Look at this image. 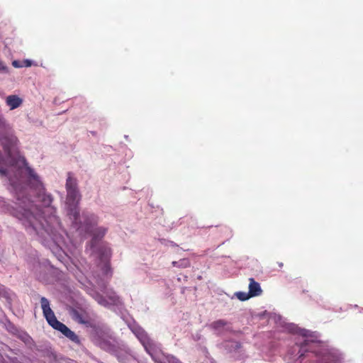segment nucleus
<instances>
[{"mask_svg":"<svg viewBox=\"0 0 363 363\" xmlns=\"http://www.w3.org/2000/svg\"><path fill=\"white\" fill-rule=\"evenodd\" d=\"M99 218L96 215L89 211H83L81 216L72 223L73 228L81 237L92 236L91 242V253L96 252L102 260L100 267L102 277H94L95 284L88 280L86 276L78 268L73 272L74 275L84 288L86 291L101 306L111 308L113 306L120 307L122 304L120 297L111 289L106 286V280L111 276V270L108 259L111 257V251L109 247L102 245L99 248L95 246L96 242L101 240L106 233L107 228L97 227Z\"/></svg>","mask_w":363,"mask_h":363,"instance_id":"obj_1","label":"nucleus"},{"mask_svg":"<svg viewBox=\"0 0 363 363\" xmlns=\"http://www.w3.org/2000/svg\"><path fill=\"white\" fill-rule=\"evenodd\" d=\"M289 330L294 333L300 335L303 340L296 343L294 350H298L296 356L298 359L303 357L304 354L307 352H311L316 354H318L317 347L320 346V342L317 340L318 336L315 333L311 332L306 329L298 328L294 324L289 325Z\"/></svg>","mask_w":363,"mask_h":363,"instance_id":"obj_2","label":"nucleus"},{"mask_svg":"<svg viewBox=\"0 0 363 363\" xmlns=\"http://www.w3.org/2000/svg\"><path fill=\"white\" fill-rule=\"evenodd\" d=\"M65 186L67 190V213L73 223L78 220L81 216L78 209L80 195L77 189V180L72 177L71 173H68Z\"/></svg>","mask_w":363,"mask_h":363,"instance_id":"obj_3","label":"nucleus"},{"mask_svg":"<svg viewBox=\"0 0 363 363\" xmlns=\"http://www.w3.org/2000/svg\"><path fill=\"white\" fill-rule=\"evenodd\" d=\"M129 328L144 347L145 351L155 361H157L156 355L161 352L160 345L152 340L140 325L134 323L129 325Z\"/></svg>","mask_w":363,"mask_h":363,"instance_id":"obj_4","label":"nucleus"},{"mask_svg":"<svg viewBox=\"0 0 363 363\" xmlns=\"http://www.w3.org/2000/svg\"><path fill=\"white\" fill-rule=\"evenodd\" d=\"M40 304L43 315L49 325L54 329L61 332L66 337L70 329L57 320L53 311L50 308L49 300L45 297H41Z\"/></svg>","mask_w":363,"mask_h":363,"instance_id":"obj_5","label":"nucleus"},{"mask_svg":"<svg viewBox=\"0 0 363 363\" xmlns=\"http://www.w3.org/2000/svg\"><path fill=\"white\" fill-rule=\"evenodd\" d=\"M94 342L96 345L106 351L111 352L115 350L116 340L109 329H106L105 331H97Z\"/></svg>","mask_w":363,"mask_h":363,"instance_id":"obj_6","label":"nucleus"},{"mask_svg":"<svg viewBox=\"0 0 363 363\" xmlns=\"http://www.w3.org/2000/svg\"><path fill=\"white\" fill-rule=\"evenodd\" d=\"M209 328L217 335H222L232 330L230 323L223 319L212 322Z\"/></svg>","mask_w":363,"mask_h":363,"instance_id":"obj_7","label":"nucleus"},{"mask_svg":"<svg viewBox=\"0 0 363 363\" xmlns=\"http://www.w3.org/2000/svg\"><path fill=\"white\" fill-rule=\"evenodd\" d=\"M27 262L30 266L31 269L34 271L36 276H38V278L40 279V275H38V272H41V270H44L45 266L39 261L36 252H34L32 254V257L27 259ZM43 263H46V262H43Z\"/></svg>","mask_w":363,"mask_h":363,"instance_id":"obj_8","label":"nucleus"},{"mask_svg":"<svg viewBox=\"0 0 363 363\" xmlns=\"http://www.w3.org/2000/svg\"><path fill=\"white\" fill-rule=\"evenodd\" d=\"M5 103L9 108V110L12 111L18 108L22 105L23 99L18 95L11 94L5 98Z\"/></svg>","mask_w":363,"mask_h":363,"instance_id":"obj_9","label":"nucleus"},{"mask_svg":"<svg viewBox=\"0 0 363 363\" xmlns=\"http://www.w3.org/2000/svg\"><path fill=\"white\" fill-rule=\"evenodd\" d=\"M248 293L251 297L259 296L262 294V289L259 283L256 281L254 278L249 279Z\"/></svg>","mask_w":363,"mask_h":363,"instance_id":"obj_10","label":"nucleus"},{"mask_svg":"<svg viewBox=\"0 0 363 363\" xmlns=\"http://www.w3.org/2000/svg\"><path fill=\"white\" fill-rule=\"evenodd\" d=\"M72 318L77 322L82 324H88L89 319L85 313L74 309L71 313Z\"/></svg>","mask_w":363,"mask_h":363,"instance_id":"obj_11","label":"nucleus"},{"mask_svg":"<svg viewBox=\"0 0 363 363\" xmlns=\"http://www.w3.org/2000/svg\"><path fill=\"white\" fill-rule=\"evenodd\" d=\"M0 296L4 298L9 305L15 300L16 295L0 284Z\"/></svg>","mask_w":363,"mask_h":363,"instance_id":"obj_12","label":"nucleus"},{"mask_svg":"<svg viewBox=\"0 0 363 363\" xmlns=\"http://www.w3.org/2000/svg\"><path fill=\"white\" fill-rule=\"evenodd\" d=\"M225 348L230 352H234L240 348V344L237 341H228L225 342Z\"/></svg>","mask_w":363,"mask_h":363,"instance_id":"obj_13","label":"nucleus"},{"mask_svg":"<svg viewBox=\"0 0 363 363\" xmlns=\"http://www.w3.org/2000/svg\"><path fill=\"white\" fill-rule=\"evenodd\" d=\"M172 266L179 268H186L190 266V261L188 259H182L179 261L172 262Z\"/></svg>","mask_w":363,"mask_h":363,"instance_id":"obj_14","label":"nucleus"},{"mask_svg":"<svg viewBox=\"0 0 363 363\" xmlns=\"http://www.w3.org/2000/svg\"><path fill=\"white\" fill-rule=\"evenodd\" d=\"M234 296L240 301H245L252 298L248 292L238 291L235 292Z\"/></svg>","mask_w":363,"mask_h":363,"instance_id":"obj_15","label":"nucleus"},{"mask_svg":"<svg viewBox=\"0 0 363 363\" xmlns=\"http://www.w3.org/2000/svg\"><path fill=\"white\" fill-rule=\"evenodd\" d=\"M66 337L67 338H69L70 340H72V342H75V343H79V337L73 331H72L71 330L67 334Z\"/></svg>","mask_w":363,"mask_h":363,"instance_id":"obj_16","label":"nucleus"},{"mask_svg":"<svg viewBox=\"0 0 363 363\" xmlns=\"http://www.w3.org/2000/svg\"><path fill=\"white\" fill-rule=\"evenodd\" d=\"M66 337L67 338H69L70 340H72V342H75V343H79V337L73 331H72L71 330L67 334Z\"/></svg>","mask_w":363,"mask_h":363,"instance_id":"obj_17","label":"nucleus"},{"mask_svg":"<svg viewBox=\"0 0 363 363\" xmlns=\"http://www.w3.org/2000/svg\"><path fill=\"white\" fill-rule=\"evenodd\" d=\"M12 65L14 67H16V68H20V67H23V62H21L19 61H17V60H14L13 62H12Z\"/></svg>","mask_w":363,"mask_h":363,"instance_id":"obj_18","label":"nucleus"},{"mask_svg":"<svg viewBox=\"0 0 363 363\" xmlns=\"http://www.w3.org/2000/svg\"><path fill=\"white\" fill-rule=\"evenodd\" d=\"M23 67H30L31 66V61L29 60H26L23 62Z\"/></svg>","mask_w":363,"mask_h":363,"instance_id":"obj_19","label":"nucleus"},{"mask_svg":"<svg viewBox=\"0 0 363 363\" xmlns=\"http://www.w3.org/2000/svg\"><path fill=\"white\" fill-rule=\"evenodd\" d=\"M6 67L0 60V72H6Z\"/></svg>","mask_w":363,"mask_h":363,"instance_id":"obj_20","label":"nucleus"},{"mask_svg":"<svg viewBox=\"0 0 363 363\" xmlns=\"http://www.w3.org/2000/svg\"><path fill=\"white\" fill-rule=\"evenodd\" d=\"M169 363H179V361L174 358V357H172L169 359Z\"/></svg>","mask_w":363,"mask_h":363,"instance_id":"obj_21","label":"nucleus"},{"mask_svg":"<svg viewBox=\"0 0 363 363\" xmlns=\"http://www.w3.org/2000/svg\"><path fill=\"white\" fill-rule=\"evenodd\" d=\"M118 358L121 362H124V359L121 356H118Z\"/></svg>","mask_w":363,"mask_h":363,"instance_id":"obj_22","label":"nucleus"},{"mask_svg":"<svg viewBox=\"0 0 363 363\" xmlns=\"http://www.w3.org/2000/svg\"><path fill=\"white\" fill-rule=\"evenodd\" d=\"M279 266L281 267L283 266V263H279Z\"/></svg>","mask_w":363,"mask_h":363,"instance_id":"obj_23","label":"nucleus"}]
</instances>
